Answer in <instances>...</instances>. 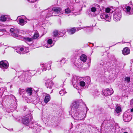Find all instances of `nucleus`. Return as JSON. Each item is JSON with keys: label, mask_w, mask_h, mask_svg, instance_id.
Wrapping results in <instances>:
<instances>
[{"label": "nucleus", "mask_w": 133, "mask_h": 133, "mask_svg": "<svg viewBox=\"0 0 133 133\" xmlns=\"http://www.w3.org/2000/svg\"><path fill=\"white\" fill-rule=\"evenodd\" d=\"M62 10L61 8L58 7L53 8L52 9H50L46 11L48 13L46 14V17H49L55 15V13L57 14L59 13H61L62 12Z\"/></svg>", "instance_id": "obj_3"}, {"label": "nucleus", "mask_w": 133, "mask_h": 133, "mask_svg": "<svg viewBox=\"0 0 133 133\" xmlns=\"http://www.w3.org/2000/svg\"><path fill=\"white\" fill-rule=\"evenodd\" d=\"M133 108L128 110L124 114L123 119L125 122H128L131 119L133 115Z\"/></svg>", "instance_id": "obj_4"}, {"label": "nucleus", "mask_w": 133, "mask_h": 133, "mask_svg": "<svg viewBox=\"0 0 133 133\" xmlns=\"http://www.w3.org/2000/svg\"><path fill=\"white\" fill-rule=\"evenodd\" d=\"M32 119V116L30 114L23 117L22 122L24 124L28 126L29 125Z\"/></svg>", "instance_id": "obj_7"}, {"label": "nucleus", "mask_w": 133, "mask_h": 133, "mask_svg": "<svg viewBox=\"0 0 133 133\" xmlns=\"http://www.w3.org/2000/svg\"><path fill=\"white\" fill-rule=\"evenodd\" d=\"M65 13L67 14H69L71 12V10L69 8H68L65 9Z\"/></svg>", "instance_id": "obj_38"}, {"label": "nucleus", "mask_w": 133, "mask_h": 133, "mask_svg": "<svg viewBox=\"0 0 133 133\" xmlns=\"http://www.w3.org/2000/svg\"><path fill=\"white\" fill-rule=\"evenodd\" d=\"M82 79V78L77 76H74L72 78V82L73 85L75 86V85L77 86L79 84V82Z\"/></svg>", "instance_id": "obj_11"}, {"label": "nucleus", "mask_w": 133, "mask_h": 133, "mask_svg": "<svg viewBox=\"0 0 133 133\" xmlns=\"http://www.w3.org/2000/svg\"><path fill=\"white\" fill-rule=\"evenodd\" d=\"M39 37L38 34L37 33H35L34 34L33 37V38L36 39Z\"/></svg>", "instance_id": "obj_39"}, {"label": "nucleus", "mask_w": 133, "mask_h": 133, "mask_svg": "<svg viewBox=\"0 0 133 133\" xmlns=\"http://www.w3.org/2000/svg\"><path fill=\"white\" fill-rule=\"evenodd\" d=\"M84 110H80L78 109L76 111L71 113V115L75 120H84L86 116V114L88 109L85 106Z\"/></svg>", "instance_id": "obj_1"}, {"label": "nucleus", "mask_w": 133, "mask_h": 133, "mask_svg": "<svg viewBox=\"0 0 133 133\" xmlns=\"http://www.w3.org/2000/svg\"><path fill=\"white\" fill-rule=\"evenodd\" d=\"M87 78L88 79V82H90V78L89 77H87Z\"/></svg>", "instance_id": "obj_44"}, {"label": "nucleus", "mask_w": 133, "mask_h": 133, "mask_svg": "<svg viewBox=\"0 0 133 133\" xmlns=\"http://www.w3.org/2000/svg\"><path fill=\"white\" fill-rule=\"evenodd\" d=\"M53 85V82L52 81L50 80H47L45 83V86L47 88H49V89L52 88V86Z\"/></svg>", "instance_id": "obj_18"}, {"label": "nucleus", "mask_w": 133, "mask_h": 133, "mask_svg": "<svg viewBox=\"0 0 133 133\" xmlns=\"http://www.w3.org/2000/svg\"><path fill=\"white\" fill-rule=\"evenodd\" d=\"M7 89L6 88L4 87H2L0 88V96H2L3 94L5 92H7Z\"/></svg>", "instance_id": "obj_24"}, {"label": "nucleus", "mask_w": 133, "mask_h": 133, "mask_svg": "<svg viewBox=\"0 0 133 133\" xmlns=\"http://www.w3.org/2000/svg\"><path fill=\"white\" fill-rule=\"evenodd\" d=\"M25 22L24 20V19L20 18H19V22H18V23L21 25H24V23Z\"/></svg>", "instance_id": "obj_29"}, {"label": "nucleus", "mask_w": 133, "mask_h": 133, "mask_svg": "<svg viewBox=\"0 0 133 133\" xmlns=\"http://www.w3.org/2000/svg\"><path fill=\"white\" fill-rule=\"evenodd\" d=\"M65 33V31L61 30L59 32H58V37H61L63 36L64 35Z\"/></svg>", "instance_id": "obj_27"}, {"label": "nucleus", "mask_w": 133, "mask_h": 133, "mask_svg": "<svg viewBox=\"0 0 133 133\" xmlns=\"http://www.w3.org/2000/svg\"><path fill=\"white\" fill-rule=\"evenodd\" d=\"M105 9L104 12H101L99 14L100 17L102 19H104L110 22L111 20V15L110 14L111 10L108 8H105Z\"/></svg>", "instance_id": "obj_2"}, {"label": "nucleus", "mask_w": 133, "mask_h": 133, "mask_svg": "<svg viewBox=\"0 0 133 133\" xmlns=\"http://www.w3.org/2000/svg\"><path fill=\"white\" fill-rule=\"evenodd\" d=\"M29 127L32 129V131L34 133H39L41 131V127L35 123H32Z\"/></svg>", "instance_id": "obj_9"}, {"label": "nucleus", "mask_w": 133, "mask_h": 133, "mask_svg": "<svg viewBox=\"0 0 133 133\" xmlns=\"http://www.w3.org/2000/svg\"><path fill=\"white\" fill-rule=\"evenodd\" d=\"M24 39L27 43L28 42H32V43L33 42V38H31L28 37H25L24 38Z\"/></svg>", "instance_id": "obj_30"}, {"label": "nucleus", "mask_w": 133, "mask_h": 133, "mask_svg": "<svg viewBox=\"0 0 133 133\" xmlns=\"http://www.w3.org/2000/svg\"><path fill=\"white\" fill-rule=\"evenodd\" d=\"M115 111L117 113H118L122 111V110L121 107L120 106H116V108Z\"/></svg>", "instance_id": "obj_31"}, {"label": "nucleus", "mask_w": 133, "mask_h": 133, "mask_svg": "<svg viewBox=\"0 0 133 133\" xmlns=\"http://www.w3.org/2000/svg\"><path fill=\"white\" fill-rule=\"evenodd\" d=\"M86 126V124L85 123L79 124L76 126L75 129H78V130H82L85 128Z\"/></svg>", "instance_id": "obj_17"}, {"label": "nucleus", "mask_w": 133, "mask_h": 133, "mask_svg": "<svg viewBox=\"0 0 133 133\" xmlns=\"http://www.w3.org/2000/svg\"><path fill=\"white\" fill-rule=\"evenodd\" d=\"M85 28V27H84L77 28L76 29H75V28H73L70 29L68 30L67 31L68 34L69 35H71L74 34L76 31H78L81 29H83Z\"/></svg>", "instance_id": "obj_16"}, {"label": "nucleus", "mask_w": 133, "mask_h": 133, "mask_svg": "<svg viewBox=\"0 0 133 133\" xmlns=\"http://www.w3.org/2000/svg\"><path fill=\"white\" fill-rule=\"evenodd\" d=\"M7 18V16L2 15L0 17V20L2 22H4L6 21Z\"/></svg>", "instance_id": "obj_26"}, {"label": "nucleus", "mask_w": 133, "mask_h": 133, "mask_svg": "<svg viewBox=\"0 0 133 133\" xmlns=\"http://www.w3.org/2000/svg\"><path fill=\"white\" fill-rule=\"evenodd\" d=\"M10 32L11 35L14 37L18 36V34L19 33V31L17 29H15L11 28L10 29Z\"/></svg>", "instance_id": "obj_14"}, {"label": "nucleus", "mask_w": 133, "mask_h": 133, "mask_svg": "<svg viewBox=\"0 0 133 133\" xmlns=\"http://www.w3.org/2000/svg\"><path fill=\"white\" fill-rule=\"evenodd\" d=\"M123 9L127 14L128 15H131L133 14V12L131 11V8L130 6H127Z\"/></svg>", "instance_id": "obj_19"}, {"label": "nucleus", "mask_w": 133, "mask_h": 133, "mask_svg": "<svg viewBox=\"0 0 133 133\" xmlns=\"http://www.w3.org/2000/svg\"><path fill=\"white\" fill-rule=\"evenodd\" d=\"M28 1L30 2H33V1H32V0H27Z\"/></svg>", "instance_id": "obj_45"}, {"label": "nucleus", "mask_w": 133, "mask_h": 133, "mask_svg": "<svg viewBox=\"0 0 133 133\" xmlns=\"http://www.w3.org/2000/svg\"><path fill=\"white\" fill-rule=\"evenodd\" d=\"M32 93V89L31 88H28L25 91V93H24V95L23 96V97L25 98V99L26 100L27 99L29 98V97L30 96Z\"/></svg>", "instance_id": "obj_12"}, {"label": "nucleus", "mask_w": 133, "mask_h": 133, "mask_svg": "<svg viewBox=\"0 0 133 133\" xmlns=\"http://www.w3.org/2000/svg\"><path fill=\"white\" fill-rule=\"evenodd\" d=\"M40 65L42 68H39L36 71V72L38 73L39 74H40L43 71H45L47 70H49L51 66L50 64L48 63L44 64L43 63H41Z\"/></svg>", "instance_id": "obj_6"}, {"label": "nucleus", "mask_w": 133, "mask_h": 133, "mask_svg": "<svg viewBox=\"0 0 133 133\" xmlns=\"http://www.w3.org/2000/svg\"><path fill=\"white\" fill-rule=\"evenodd\" d=\"M66 92L65 91L64 89H62L60 91L59 93L62 96L64 94L66 93Z\"/></svg>", "instance_id": "obj_35"}, {"label": "nucleus", "mask_w": 133, "mask_h": 133, "mask_svg": "<svg viewBox=\"0 0 133 133\" xmlns=\"http://www.w3.org/2000/svg\"><path fill=\"white\" fill-rule=\"evenodd\" d=\"M65 59H64V58H63V59H62V60H61L60 61V62H62L63 61V63H64L65 62Z\"/></svg>", "instance_id": "obj_43"}, {"label": "nucleus", "mask_w": 133, "mask_h": 133, "mask_svg": "<svg viewBox=\"0 0 133 133\" xmlns=\"http://www.w3.org/2000/svg\"><path fill=\"white\" fill-rule=\"evenodd\" d=\"M89 66H90V65H88V67H89Z\"/></svg>", "instance_id": "obj_50"}, {"label": "nucleus", "mask_w": 133, "mask_h": 133, "mask_svg": "<svg viewBox=\"0 0 133 133\" xmlns=\"http://www.w3.org/2000/svg\"><path fill=\"white\" fill-rule=\"evenodd\" d=\"M83 64L82 63L79 62L76 63V66L78 68H81Z\"/></svg>", "instance_id": "obj_36"}, {"label": "nucleus", "mask_w": 133, "mask_h": 133, "mask_svg": "<svg viewBox=\"0 0 133 133\" xmlns=\"http://www.w3.org/2000/svg\"><path fill=\"white\" fill-rule=\"evenodd\" d=\"M80 59L81 61L85 62L87 59V56L85 54H83L80 56Z\"/></svg>", "instance_id": "obj_22"}, {"label": "nucleus", "mask_w": 133, "mask_h": 133, "mask_svg": "<svg viewBox=\"0 0 133 133\" xmlns=\"http://www.w3.org/2000/svg\"><path fill=\"white\" fill-rule=\"evenodd\" d=\"M133 63V59L131 60V63Z\"/></svg>", "instance_id": "obj_46"}, {"label": "nucleus", "mask_w": 133, "mask_h": 133, "mask_svg": "<svg viewBox=\"0 0 133 133\" xmlns=\"http://www.w3.org/2000/svg\"><path fill=\"white\" fill-rule=\"evenodd\" d=\"M130 104L133 106V98L130 101Z\"/></svg>", "instance_id": "obj_42"}, {"label": "nucleus", "mask_w": 133, "mask_h": 133, "mask_svg": "<svg viewBox=\"0 0 133 133\" xmlns=\"http://www.w3.org/2000/svg\"><path fill=\"white\" fill-rule=\"evenodd\" d=\"M53 40L54 41H55L56 40L55 39V38H53Z\"/></svg>", "instance_id": "obj_47"}, {"label": "nucleus", "mask_w": 133, "mask_h": 133, "mask_svg": "<svg viewBox=\"0 0 133 133\" xmlns=\"http://www.w3.org/2000/svg\"><path fill=\"white\" fill-rule=\"evenodd\" d=\"M9 64L6 61H2L0 62V67L3 69H7L8 67Z\"/></svg>", "instance_id": "obj_13"}, {"label": "nucleus", "mask_w": 133, "mask_h": 133, "mask_svg": "<svg viewBox=\"0 0 133 133\" xmlns=\"http://www.w3.org/2000/svg\"><path fill=\"white\" fill-rule=\"evenodd\" d=\"M123 133H128L126 132H124Z\"/></svg>", "instance_id": "obj_49"}, {"label": "nucleus", "mask_w": 133, "mask_h": 133, "mask_svg": "<svg viewBox=\"0 0 133 133\" xmlns=\"http://www.w3.org/2000/svg\"><path fill=\"white\" fill-rule=\"evenodd\" d=\"M19 91L20 94L22 95V97L25 92V91L24 89H19Z\"/></svg>", "instance_id": "obj_33"}, {"label": "nucleus", "mask_w": 133, "mask_h": 133, "mask_svg": "<svg viewBox=\"0 0 133 133\" xmlns=\"http://www.w3.org/2000/svg\"><path fill=\"white\" fill-rule=\"evenodd\" d=\"M35 97H34L32 98L33 99L34 101V102L35 103L36 102V103H38L40 101L39 98L37 96H36V99H35Z\"/></svg>", "instance_id": "obj_34"}, {"label": "nucleus", "mask_w": 133, "mask_h": 133, "mask_svg": "<svg viewBox=\"0 0 133 133\" xmlns=\"http://www.w3.org/2000/svg\"><path fill=\"white\" fill-rule=\"evenodd\" d=\"M58 32L57 30H55L54 31L53 33V36L55 37H58Z\"/></svg>", "instance_id": "obj_32"}, {"label": "nucleus", "mask_w": 133, "mask_h": 133, "mask_svg": "<svg viewBox=\"0 0 133 133\" xmlns=\"http://www.w3.org/2000/svg\"><path fill=\"white\" fill-rule=\"evenodd\" d=\"M91 10L92 12H94L96 11V9L95 7H93L91 8Z\"/></svg>", "instance_id": "obj_41"}, {"label": "nucleus", "mask_w": 133, "mask_h": 133, "mask_svg": "<svg viewBox=\"0 0 133 133\" xmlns=\"http://www.w3.org/2000/svg\"><path fill=\"white\" fill-rule=\"evenodd\" d=\"M122 17L121 12V11H115L114 13L113 17L114 21L117 22L119 21Z\"/></svg>", "instance_id": "obj_10"}, {"label": "nucleus", "mask_w": 133, "mask_h": 133, "mask_svg": "<svg viewBox=\"0 0 133 133\" xmlns=\"http://www.w3.org/2000/svg\"><path fill=\"white\" fill-rule=\"evenodd\" d=\"M124 81L127 83L130 81V78L128 77H125L124 78Z\"/></svg>", "instance_id": "obj_37"}, {"label": "nucleus", "mask_w": 133, "mask_h": 133, "mask_svg": "<svg viewBox=\"0 0 133 133\" xmlns=\"http://www.w3.org/2000/svg\"><path fill=\"white\" fill-rule=\"evenodd\" d=\"M12 86V85H11L10 86V88H11V87Z\"/></svg>", "instance_id": "obj_48"}, {"label": "nucleus", "mask_w": 133, "mask_h": 133, "mask_svg": "<svg viewBox=\"0 0 133 133\" xmlns=\"http://www.w3.org/2000/svg\"><path fill=\"white\" fill-rule=\"evenodd\" d=\"M130 52V50L128 47L125 48L122 51V53L124 55L128 54Z\"/></svg>", "instance_id": "obj_20"}, {"label": "nucleus", "mask_w": 133, "mask_h": 133, "mask_svg": "<svg viewBox=\"0 0 133 133\" xmlns=\"http://www.w3.org/2000/svg\"><path fill=\"white\" fill-rule=\"evenodd\" d=\"M35 71H23L19 76V78L22 80H23L26 77H29L32 76H33L35 74Z\"/></svg>", "instance_id": "obj_5"}, {"label": "nucleus", "mask_w": 133, "mask_h": 133, "mask_svg": "<svg viewBox=\"0 0 133 133\" xmlns=\"http://www.w3.org/2000/svg\"><path fill=\"white\" fill-rule=\"evenodd\" d=\"M24 50V48L22 47H19L16 50V52L20 54L23 53V51Z\"/></svg>", "instance_id": "obj_25"}, {"label": "nucleus", "mask_w": 133, "mask_h": 133, "mask_svg": "<svg viewBox=\"0 0 133 133\" xmlns=\"http://www.w3.org/2000/svg\"><path fill=\"white\" fill-rule=\"evenodd\" d=\"M45 96L44 102L45 103H47L50 100V95L48 94H46Z\"/></svg>", "instance_id": "obj_23"}, {"label": "nucleus", "mask_w": 133, "mask_h": 133, "mask_svg": "<svg viewBox=\"0 0 133 133\" xmlns=\"http://www.w3.org/2000/svg\"><path fill=\"white\" fill-rule=\"evenodd\" d=\"M113 90L112 89H106L103 90V94L105 96L110 95L113 93Z\"/></svg>", "instance_id": "obj_15"}, {"label": "nucleus", "mask_w": 133, "mask_h": 133, "mask_svg": "<svg viewBox=\"0 0 133 133\" xmlns=\"http://www.w3.org/2000/svg\"><path fill=\"white\" fill-rule=\"evenodd\" d=\"M79 103L77 101H75L72 102L71 105V110L69 111V114L71 115V113L76 111L77 110V109L79 107Z\"/></svg>", "instance_id": "obj_8"}, {"label": "nucleus", "mask_w": 133, "mask_h": 133, "mask_svg": "<svg viewBox=\"0 0 133 133\" xmlns=\"http://www.w3.org/2000/svg\"><path fill=\"white\" fill-rule=\"evenodd\" d=\"M46 121L48 122V124H50L51 123H52V119H47Z\"/></svg>", "instance_id": "obj_40"}, {"label": "nucleus", "mask_w": 133, "mask_h": 133, "mask_svg": "<svg viewBox=\"0 0 133 133\" xmlns=\"http://www.w3.org/2000/svg\"><path fill=\"white\" fill-rule=\"evenodd\" d=\"M85 85V82L80 80V81L79 82V84H78V85H79L81 88H83Z\"/></svg>", "instance_id": "obj_28"}, {"label": "nucleus", "mask_w": 133, "mask_h": 133, "mask_svg": "<svg viewBox=\"0 0 133 133\" xmlns=\"http://www.w3.org/2000/svg\"><path fill=\"white\" fill-rule=\"evenodd\" d=\"M52 41L51 39H49L47 41V45H45V46L47 48H49L53 46L54 44H52Z\"/></svg>", "instance_id": "obj_21"}]
</instances>
